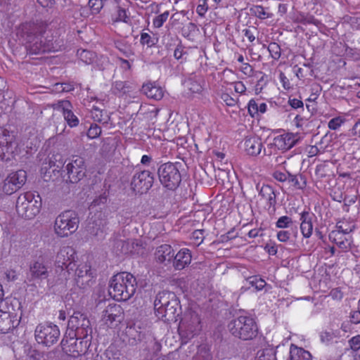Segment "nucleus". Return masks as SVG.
<instances>
[{
  "label": "nucleus",
  "mask_w": 360,
  "mask_h": 360,
  "mask_svg": "<svg viewBox=\"0 0 360 360\" xmlns=\"http://www.w3.org/2000/svg\"><path fill=\"white\" fill-rule=\"evenodd\" d=\"M46 25L42 22H26L20 25L18 34L23 39L24 46L29 55H40L56 52L60 45L53 39L44 37Z\"/></svg>",
  "instance_id": "1"
},
{
  "label": "nucleus",
  "mask_w": 360,
  "mask_h": 360,
  "mask_svg": "<svg viewBox=\"0 0 360 360\" xmlns=\"http://www.w3.org/2000/svg\"><path fill=\"white\" fill-rule=\"evenodd\" d=\"M136 287V277L131 273L122 271L111 278L108 291L113 300L127 301L135 294Z\"/></svg>",
  "instance_id": "2"
},
{
  "label": "nucleus",
  "mask_w": 360,
  "mask_h": 360,
  "mask_svg": "<svg viewBox=\"0 0 360 360\" xmlns=\"http://www.w3.org/2000/svg\"><path fill=\"white\" fill-rule=\"evenodd\" d=\"M180 302L173 292H162L154 302L155 316L164 321H176L180 311Z\"/></svg>",
  "instance_id": "3"
},
{
  "label": "nucleus",
  "mask_w": 360,
  "mask_h": 360,
  "mask_svg": "<svg viewBox=\"0 0 360 360\" xmlns=\"http://www.w3.org/2000/svg\"><path fill=\"white\" fill-rule=\"evenodd\" d=\"M21 304L15 300L0 301V333H7L20 324L22 318Z\"/></svg>",
  "instance_id": "4"
},
{
  "label": "nucleus",
  "mask_w": 360,
  "mask_h": 360,
  "mask_svg": "<svg viewBox=\"0 0 360 360\" xmlns=\"http://www.w3.org/2000/svg\"><path fill=\"white\" fill-rule=\"evenodd\" d=\"M231 334L242 340H250L257 337L258 326L251 315H240L233 319L228 325Z\"/></svg>",
  "instance_id": "5"
},
{
  "label": "nucleus",
  "mask_w": 360,
  "mask_h": 360,
  "mask_svg": "<svg viewBox=\"0 0 360 360\" xmlns=\"http://www.w3.org/2000/svg\"><path fill=\"white\" fill-rule=\"evenodd\" d=\"M41 198L37 192L27 191L21 193L16 200V212L19 217L31 219L39 212Z\"/></svg>",
  "instance_id": "6"
},
{
  "label": "nucleus",
  "mask_w": 360,
  "mask_h": 360,
  "mask_svg": "<svg viewBox=\"0 0 360 360\" xmlns=\"http://www.w3.org/2000/svg\"><path fill=\"white\" fill-rule=\"evenodd\" d=\"M64 166L62 171L63 179L67 183L76 184L81 181L86 173V165L84 158L78 155H73L68 162L58 161L57 168Z\"/></svg>",
  "instance_id": "7"
},
{
  "label": "nucleus",
  "mask_w": 360,
  "mask_h": 360,
  "mask_svg": "<svg viewBox=\"0 0 360 360\" xmlns=\"http://www.w3.org/2000/svg\"><path fill=\"white\" fill-rule=\"evenodd\" d=\"M92 336L76 337L65 335L61 341L63 352L72 358H77L86 354L91 343Z\"/></svg>",
  "instance_id": "8"
},
{
  "label": "nucleus",
  "mask_w": 360,
  "mask_h": 360,
  "mask_svg": "<svg viewBox=\"0 0 360 360\" xmlns=\"http://www.w3.org/2000/svg\"><path fill=\"white\" fill-rule=\"evenodd\" d=\"M60 333L58 327L51 323H39L35 328L34 336L39 344L50 347L56 343Z\"/></svg>",
  "instance_id": "9"
},
{
  "label": "nucleus",
  "mask_w": 360,
  "mask_h": 360,
  "mask_svg": "<svg viewBox=\"0 0 360 360\" xmlns=\"http://www.w3.org/2000/svg\"><path fill=\"white\" fill-rule=\"evenodd\" d=\"M68 328L76 337L91 336L90 321L84 314L79 311H75L70 316Z\"/></svg>",
  "instance_id": "10"
},
{
  "label": "nucleus",
  "mask_w": 360,
  "mask_h": 360,
  "mask_svg": "<svg viewBox=\"0 0 360 360\" xmlns=\"http://www.w3.org/2000/svg\"><path fill=\"white\" fill-rule=\"evenodd\" d=\"M161 184L169 190L175 189L181 181V176L176 166L171 162L162 165L158 169Z\"/></svg>",
  "instance_id": "11"
},
{
  "label": "nucleus",
  "mask_w": 360,
  "mask_h": 360,
  "mask_svg": "<svg viewBox=\"0 0 360 360\" xmlns=\"http://www.w3.org/2000/svg\"><path fill=\"white\" fill-rule=\"evenodd\" d=\"M124 319V309L120 304H110L103 310L101 321L106 328L117 327Z\"/></svg>",
  "instance_id": "12"
},
{
  "label": "nucleus",
  "mask_w": 360,
  "mask_h": 360,
  "mask_svg": "<svg viewBox=\"0 0 360 360\" xmlns=\"http://www.w3.org/2000/svg\"><path fill=\"white\" fill-rule=\"evenodd\" d=\"M153 175L149 170L136 171L131 181V188L134 192L143 194L153 186Z\"/></svg>",
  "instance_id": "13"
},
{
  "label": "nucleus",
  "mask_w": 360,
  "mask_h": 360,
  "mask_svg": "<svg viewBox=\"0 0 360 360\" xmlns=\"http://www.w3.org/2000/svg\"><path fill=\"white\" fill-rule=\"evenodd\" d=\"M27 181V172L23 169L10 173L5 179L3 191L6 195H11L20 189Z\"/></svg>",
  "instance_id": "14"
},
{
  "label": "nucleus",
  "mask_w": 360,
  "mask_h": 360,
  "mask_svg": "<svg viewBox=\"0 0 360 360\" xmlns=\"http://www.w3.org/2000/svg\"><path fill=\"white\" fill-rule=\"evenodd\" d=\"M258 197V204L267 210L269 214L274 213L276 198L273 187L269 185H263L259 190Z\"/></svg>",
  "instance_id": "15"
},
{
  "label": "nucleus",
  "mask_w": 360,
  "mask_h": 360,
  "mask_svg": "<svg viewBox=\"0 0 360 360\" xmlns=\"http://www.w3.org/2000/svg\"><path fill=\"white\" fill-rule=\"evenodd\" d=\"M53 110L60 112L68 125L72 128L78 126L79 120L72 112V103L68 100L58 101L52 105Z\"/></svg>",
  "instance_id": "16"
},
{
  "label": "nucleus",
  "mask_w": 360,
  "mask_h": 360,
  "mask_svg": "<svg viewBox=\"0 0 360 360\" xmlns=\"http://www.w3.org/2000/svg\"><path fill=\"white\" fill-rule=\"evenodd\" d=\"M75 252L70 247H63L60 250L56 255V264L58 268L62 270L65 269L69 273L70 270H72L76 266L74 262Z\"/></svg>",
  "instance_id": "17"
},
{
  "label": "nucleus",
  "mask_w": 360,
  "mask_h": 360,
  "mask_svg": "<svg viewBox=\"0 0 360 360\" xmlns=\"http://www.w3.org/2000/svg\"><path fill=\"white\" fill-rule=\"evenodd\" d=\"M298 136L291 132H285L274 138L273 145L283 152L291 149L297 142Z\"/></svg>",
  "instance_id": "18"
},
{
  "label": "nucleus",
  "mask_w": 360,
  "mask_h": 360,
  "mask_svg": "<svg viewBox=\"0 0 360 360\" xmlns=\"http://www.w3.org/2000/svg\"><path fill=\"white\" fill-rule=\"evenodd\" d=\"M210 214L205 210L191 212L188 216L179 219V225H203Z\"/></svg>",
  "instance_id": "19"
},
{
  "label": "nucleus",
  "mask_w": 360,
  "mask_h": 360,
  "mask_svg": "<svg viewBox=\"0 0 360 360\" xmlns=\"http://www.w3.org/2000/svg\"><path fill=\"white\" fill-rule=\"evenodd\" d=\"M337 230H333L329 234V238L336 243L339 247H346L347 244L350 243L349 233L353 231L354 226H349L345 230H342V226H335Z\"/></svg>",
  "instance_id": "20"
},
{
  "label": "nucleus",
  "mask_w": 360,
  "mask_h": 360,
  "mask_svg": "<svg viewBox=\"0 0 360 360\" xmlns=\"http://www.w3.org/2000/svg\"><path fill=\"white\" fill-rule=\"evenodd\" d=\"M200 323V319L197 315L195 316L191 323H188L185 319L181 320L178 329L180 335L182 338L191 339L197 334Z\"/></svg>",
  "instance_id": "21"
},
{
  "label": "nucleus",
  "mask_w": 360,
  "mask_h": 360,
  "mask_svg": "<svg viewBox=\"0 0 360 360\" xmlns=\"http://www.w3.org/2000/svg\"><path fill=\"white\" fill-rule=\"evenodd\" d=\"M244 148L249 155H259L263 148L262 139L255 135L246 136L244 139Z\"/></svg>",
  "instance_id": "22"
},
{
  "label": "nucleus",
  "mask_w": 360,
  "mask_h": 360,
  "mask_svg": "<svg viewBox=\"0 0 360 360\" xmlns=\"http://www.w3.org/2000/svg\"><path fill=\"white\" fill-rule=\"evenodd\" d=\"M141 91L148 98L155 101L161 100L164 96L163 89L155 82H147L142 86Z\"/></svg>",
  "instance_id": "23"
},
{
  "label": "nucleus",
  "mask_w": 360,
  "mask_h": 360,
  "mask_svg": "<svg viewBox=\"0 0 360 360\" xmlns=\"http://www.w3.org/2000/svg\"><path fill=\"white\" fill-rule=\"evenodd\" d=\"M192 259L191 252L189 249L181 248L175 256H174L173 266L176 270H182L188 266Z\"/></svg>",
  "instance_id": "24"
},
{
  "label": "nucleus",
  "mask_w": 360,
  "mask_h": 360,
  "mask_svg": "<svg viewBox=\"0 0 360 360\" xmlns=\"http://www.w3.org/2000/svg\"><path fill=\"white\" fill-rule=\"evenodd\" d=\"M80 220L78 214L71 210H65L56 219L55 225H79Z\"/></svg>",
  "instance_id": "25"
},
{
  "label": "nucleus",
  "mask_w": 360,
  "mask_h": 360,
  "mask_svg": "<svg viewBox=\"0 0 360 360\" xmlns=\"http://www.w3.org/2000/svg\"><path fill=\"white\" fill-rule=\"evenodd\" d=\"M174 252L172 247L168 244H163L157 248L155 256L158 262L162 263L170 262L174 257Z\"/></svg>",
  "instance_id": "26"
},
{
  "label": "nucleus",
  "mask_w": 360,
  "mask_h": 360,
  "mask_svg": "<svg viewBox=\"0 0 360 360\" xmlns=\"http://www.w3.org/2000/svg\"><path fill=\"white\" fill-rule=\"evenodd\" d=\"M267 110V105L266 103L261 101L259 99L252 98L248 103V111L252 117H255L261 114H264Z\"/></svg>",
  "instance_id": "27"
},
{
  "label": "nucleus",
  "mask_w": 360,
  "mask_h": 360,
  "mask_svg": "<svg viewBox=\"0 0 360 360\" xmlns=\"http://www.w3.org/2000/svg\"><path fill=\"white\" fill-rule=\"evenodd\" d=\"M16 138V133L14 131L8 130L6 128L0 129V144L13 150V145Z\"/></svg>",
  "instance_id": "28"
},
{
  "label": "nucleus",
  "mask_w": 360,
  "mask_h": 360,
  "mask_svg": "<svg viewBox=\"0 0 360 360\" xmlns=\"http://www.w3.org/2000/svg\"><path fill=\"white\" fill-rule=\"evenodd\" d=\"M289 360H312V356L311 353L307 350L295 344H291L290 347Z\"/></svg>",
  "instance_id": "29"
},
{
  "label": "nucleus",
  "mask_w": 360,
  "mask_h": 360,
  "mask_svg": "<svg viewBox=\"0 0 360 360\" xmlns=\"http://www.w3.org/2000/svg\"><path fill=\"white\" fill-rule=\"evenodd\" d=\"M192 56V49L184 46L182 44H179L174 51V57L181 64L186 63L190 60Z\"/></svg>",
  "instance_id": "30"
},
{
  "label": "nucleus",
  "mask_w": 360,
  "mask_h": 360,
  "mask_svg": "<svg viewBox=\"0 0 360 360\" xmlns=\"http://www.w3.org/2000/svg\"><path fill=\"white\" fill-rule=\"evenodd\" d=\"M293 22L296 23H301L303 25H314L316 27H319L321 25L320 20L316 19L314 15L304 13H298L295 15L293 17Z\"/></svg>",
  "instance_id": "31"
},
{
  "label": "nucleus",
  "mask_w": 360,
  "mask_h": 360,
  "mask_svg": "<svg viewBox=\"0 0 360 360\" xmlns=\"http://www.w3.org/2000/svg\"><path fill=\"white\" fill-rule=\"evenodd\" d=\"M91 117L94 122L105 124L110 120V115L107 110L101 109L96 106H93L91 110Z\"/></svg>",
  "instance_id": "32"
},
{
  "label": "nucleus",
  "mask_w": 360,
  "mask_h": 360,
  "mask_svg": "<svg viewBox=\"0 0 360 360\" xmlns=\"http://www.w3.org/2000/svg\"><path fill=\"white\" fill-rule=\"evenodd\" d=\"M159 41V38L157 37L155 34L152 33L151 34L141 32L140 34V44L143 46H146L147 48H154L157 46Z\"/></svg>",
  "instance_id": "33"
},
{
  "label": "nucleus",
  "mask_w": 360,
  "mask_h": 360,
  "mask_svg": "<svg viewBox=\"0 0 360 360\" xmlns=\"http://www.w3.org/2000/svg\"><path fill=\"white\" fill-rule=\"evenodd\" d=\"M111 21L113 23L116 22H128L130 20L129 15L127 11L117 6L113 13L111 14Z\"/></svg>",
  "instance_id": "34"
},
{
  "label": "nucleus",
  "mask_w": 360,
  "mask_h": 360,
  "mask_svg": "<svg viewBox=\"0 0 360 360\" xmlns=\"http://www.w3.org/2000/svg\"><path fill=\"white\" fill-rule=\"evenodd\" d=\"M298 216L300 225H313L316 222L317 218L309 208H304L298 213Z\"/></svg>",
  "instance_id": "35"
},
{
  "label": "nucleus",
  "mask_w": 360,
  "mask_h": 360,
  "mask_svg": "<svg viewBox=\"0 0 360 360\" xmlns=\"http://www.w3.org/2000/svg\"><path fill=\"white\" fill-rule=\"evenodd\" d=\"M32 277L35 278H45L48 275L47 268L41 262H36L30 266Z\"/></svg>",
  "instance_id": "36"
},
{
  "label": "nucleus",
  "mask_w": 360,
  "mask_h": 360,
  "mask_svg": "<svg viewBox=\"0 0 360 360\" xmlns=\"http://www.w3.org/2000/svg\"><path fill=\"white\" fill-rule=\"evenodd\" d=\"M77 55L79 60L86 65L93 63L96 58L94 52L86 49H78Z\"/></svg>",
  "instance_id": "37"
},
{
  "label": "nucleus",
  "mask_w": 360,
  "mask_h": 360,
  "mask_svg": "<svg viewBox=\"0 0 360 360\" xmlns=\"http://www.w3.org/2000/svg\"><path fill=\"white\" fill-rule=\"evenodd\" d=\"M169 11H165L162 13H160L155 16L153 19V26L155 28H160L163 26L165 22L167 20L169 16Z\"/></svg>",
  "instance_id": "38"
},
{
  "label": "nucleus",
  "mask_w": 360,
  "mask_h": 360,
  "mask_svg": "<svg viewBox=\"0 0 360 360\" xmlns=\"http://www.w3.org/2000/svg\"><path fill=\"white\" fill-rule=\"evenodd\" d=\"M56 233L59 237H66L70 233H74L77 231L78 226H53Z\"/></svg>",
  "instance_id": "39"
},
{
  "label": "nucleus",
  "mask_w": 360,
  "mask_h": 360,
  "mask_svg": "<svg viewBox=\"0 0 360 360\" xmlns=\"http://www.w3.org/2000/svg\"><path fill=\"white\" fill-rule=\"evenodd\" d=\"M268 51L270 53L271 57L275 60H278L281 56V49L279 44L276 42H271L268 47Z\"/></svg>",
  "instance_id": "40"
},
{
  "label": "nucleus",
  "mask_w": 360,
  "mask_h": 360,
  "mask_svg": "<svg viewBox=\"0 0 360 360\" xmlns=\"http://www.w3.org/2000/svg\"><path fill=\"white\" fill-rule=\"evenodd\" d=\"M127 86L125 82L116 81L112 87L113 93L119 96H122L127 92Z\"/></svg>",
  "instance_id": "41"
},
{
  "label": "nucleus",
  "mask_w": 360,
  "mask_h": 360,
  "mask_svg": "<svg viewBox=\"0 0 360 360\" xmlns=\"http://www.w3.org/2000/svg\"><path fill=\"white\" fill-rule=\"evenodd\" d=\"M88 6L91 14L96 15L98 14L103 7V0H89Z\"/></svg>",
  "instance_id": "42"
},
{
  "label": "nucleus",
  "mask_w": 360,
  "mask_h": 360,
  "mask_svg": "<svg viewBox=\"0 0 360 360\" xmlns=\"http://www.w3.org/2000/svg\"><path fill=\"white\" fill-rule=\"evenodd\" d=\"M346 120L345 117L338 116L332 118L328 123V127L331 130H337L339 129L345 122Z\"/></svg>",
  "instance_id": "43"
},
{
  "label": "nucleus",
  "mask_w": 360,
  "mask_h": 360,
  "mask_svg": "<svg viewBox=\"0 0 360 360\" xmlns=\"http://www.w3.org/2000/svg\"><path fill=\"white\" fill-rule=\"evenodd\" d=\"M101 128L96 124H91L87 131L86 135L89 139H94L98 138L101 134Z\"/></svg>",
  "instance_id": "44"
},
{
  "label": "nucleus",
  "mask_w": 360,
  "mask_h": 360,
  "mask_svg": "<svg viewBox=\"0 0 360 360\" xmlns=\"http://www.w3.org/2000/svg\"><path fill=\"white\" fill-rule=\"evenodd\" d=\"M329 168L325 163L319 164L316 166L315 169V175L317 178H323L328 174Z\"/></svg>",
  "instance_id": "45"
},
{
  "label": "nucleus",
  "mask_w": 360,
  "mask_h": 360,
  "mask_svg": "<svg viewBox=\"0 0 360 360\" xmlns=\"http://www.w3.org/2000/svg\"><path fill=\"white\" fill-rule=\"evenodd\" d=\"M208 0H198V5L196 8V13L202 18L205 17L208 11Z\"/></svg>",
  "instance_id": "46"
},
{
  "label": "nucleus",
  "mask_w": 360,
  "mask_h": 360,
  "mask_svg": "<svg viewBox=\"0 0 360 360\" xmlns=\"http://www.w3.org/2000/svg\"><path fill=\"white\" fill-rule=\"evenodd\" d=\"M288 103L292 109L298 110L299 112H303L304 110V103L300 99L289 98Z\"/></svg>",
  "instance_id": "47"
},
{
  "label": "nucleus",
  "mask_w": 360,
  "mask_h": 360,
  "mask_svg": "<svg viewBox=\"0 0 360 360\" xmlns=\"http://www.w3.org/2000/svg\"><path fill=\"white\" fill-rule=\"evenodd\" d=\"M188 89L193 94H201L204 91V87L199 82L191 80L189 82Z\"/></svg>",
  "instance_id": "48"
},
{
  "label": "nucleus",
  "mask_w": 360,
  "mask_h": 360,
  "mask_svg": "<svg viewBox=\"0 0 360 360\" xmlns=\"http://www.w3.org/2000/svg\"><path fill=\"white\" fill-rule=\"evenodd\" d=\"M220 98L224 103L229 107H233L238 103V99L233 98L228 93H221Z\"/></svg>",
  "instance_id": "49"
},
{
  "label": "nucleus",
  "mask_w": 360,
  "mask_h": 360,
  "mask_svg": "<svg viewBox=\"0 0 360 360\" xmlns=\"http://www.w3.org/2000/svg\"><path fill=\"white\" fill-rule=\"evenodd\" d=\"M13 150H10L8 148L0 144V161L8 162L11 160V156H13Z\"/></svg>",
  "instance_id": "50"
},
{
  "label": "nucleus",
  "mask_w": 360,
  "mask_h": 360,
  "mask_svg": "<svg viewBox=\"0 0 360 360\" xmlns=\"http://www.w3.org/2000/svg\"><path fill=\"white\" fill-rule=\"evenodd\" d=\"M55 89L58 92H70L75 89V86L71 83H57Z\"/></svg>",
  "instance_id": "51"
},
{
  "label": "nucleus",
  "mask_w": 360,
  "mask_h": 360,
  "mask_svg": "<svg viewBox=\"0 0 360 360\" xmlns=\"http://www.w3.org/2000/svg\"><path fill=\"white\" fill-rule=\"evenodd\" d=\"M272 176L278 181L285 182L288 180V177H292L293 176L291 175L289 172H283L276 170L273 172Z\"/></svg>",
  "instance_id": "52"
},
{
  "label": "nucleus",
  "mask_w": 360,
  "mask_h": 360,
  "mask_svg": "<svg viewBox=\"0 0 360 360\" xmlns=\"http://www.w3.org/2000/svg\"><path fill=\"white\" fill-rule=\"evenodd\" d=\"M240 71L248 77H252L255 73L253 67L248 63L241 65L240 67Z\"/></svg>",
  "instance_id": "53"
},
{
  "label": "nucleus",
  "mask_w": 360,
  "mask_h": 360,
  "mask_svg": "<svg viewBox=\"0 0 360 360\" xmlns=\"http://www.w3.org/2000/svg\"><path fill=\"white\" fill-rule=\"evenodd\" d=\"M234 91L236 93L240 95H245L247 92V88L245 84L241 81H236L232 83Z\"/></svg>",
  "instance_id": "54"
},
{
  "label": "nucleus",
  "mask_w": 360,
  "mask_h": 360,
  "mask_svg": "<svg viewBox=\"0 0 360 360\" xmlns=\"http://www.w3.org/2000/svg\"><path fill=\"white\" fill-rule=\"evenodd\" d=\"M191 238H193L194 240V243L195 245H199L203 241V239H204V231L202 230V229L195 230L192 233Z\"/></svg>",
  "instance_id": "55"
},
{
  "label": "nucleus",
  "mask_w": 360,
  "mask_h": 360,
  "mask_svg": "<svg viewBox=\"0 0 360 360\" xmlns=\"http://www.w3.org/2000/svg\"><path fill=\"white\" fill-rule=\"evenodd\" d=\"M255 15L260 19H266L269 18V14L266 12L265 8L262 6H256L253 8Z\"/></svg>",
  "instance_id": "56"
},
{
  "label": "nucleus",
  "mask_w": 360,
  "mask_h": 360,
  "mask_svg": "<svg viewBox=\"0 0 360 360\" xmlns=\"http://www.w3.org/2000/svg\"><path fill=\"white\" fill-rule=\"evenodd\" d=\"M349 345L350 348L354 351L360 349V335L352 337L349 340Z\"/></svg>",
  "instance_id": "57"
},
{
  "label": "nucleus",
  "mask_w": 360,
  "mask_h": 360,
  "mask_svg": "<svg viewBox=\"0 0 360 360\" xmlns=\"http://www.w3.org/2000/svg\"><path fill=\"white\" fill-rule=\"evenodd\" d=\"M91 270V266L86 264H81L77 266L75 270V274L78 277H83L84 274H86Z\"/></svg>",
  "instance_id": "58"
},
{
  "label": "nucleus",
  "mask_w": 360,
  "mask_h": 360,
  "mask_svg": "<svg viewBox=\"0 0 360 360\" xmlns=\"http://www.w3.org/2000/svg\"><path fill=\"white\" fill-rule=\"evenodd\" d=\"M329 296L333 300L340 301L343 298V292L340 288H335L330 291Z\"/></svg>",
  "instance_id": "59"
},
{
  "label": "nucleus",
  "mask_w": 360,
  "mask_h": 360,
  "mask_svg": "<svg viewBox=\"0 0 360 360\" xmlns=\"http://www.w3.org/2000/svg\"><path fill=\"white\" fill-rule=\"evenodd\" d=\"M279 80L285 90H290L292 88L290 80L283 72L280 73Z\"/></svg>",
  "instance_id": "60"
},
{
  "label": "nucleus",
  "mask_w": 360,
  "mask_h": 360,
  "mask_svg": "<svg viewBox=\"0 0 360 360\" xmlns=\"http://www.w3.org/2000/svg\"><path fill=\"white\" fill-rule=\"evenodd\" d=\"M307 120L304 117L298 113L295 116L293 123L296 127L302 128L303 126L306 124Z\"/></svg>",
  "instance_id": "61"
},
{
  "label": "nucleus",
  "mask_w": 360,
  "mask_h": 360,
  "mask_svg": "<svg viewBox=\"0 0 360 360\" xmlns=\"http://www.w3.org/2000/svg\"><path fill=\"white\" fill-rule=\"evenodd\" d=\"M357 198L358 195L356 194L347 195L343 198L344 204L345 206L349 207L356 202Z\"/></svg>",
  "instance_id": "62"
},
{
  "label": "nucleus",
  "mask_w": 360,
  "mask_h": 360,
  "mask_svg": "<svg viewBox=\"0 0 360 360\" xmlns=\"http://www.w3.org/2000/svg\"><path fill=\"white\" fill-rule=\"evenodd\" d=\"M349 319L352 323L359 324L360 323V311L359 309L352 311L350 312Z\"/></svg>",
  "instance_id": "63"
},
{
  "label": "nucleus",
  "mask_w": 360,
  "mask_h": 360,
  "mask_svg": "<svg viewBox=\"0 0 360 360\" xmlns=\"http://www.w3.org/2000/svg\"><path fill=\"white\" fill-rule=\"evenodd\" d=\"M350 133L353 136L360 138V119L358 120L350 130Z\"/></svg>",
  "instance_id": "64"
}]
</instances>
